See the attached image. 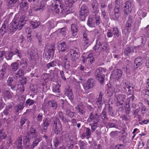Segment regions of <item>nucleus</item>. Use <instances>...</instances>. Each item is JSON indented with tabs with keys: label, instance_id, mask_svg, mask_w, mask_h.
Wrapping results in <instances>:
<instances>
[{
	"label": "nucleus",
	"instance_id": "obj_1",
	"mask_svg": "<svg viewBox=\"0 0 149 149\" xmlns=\"http://www.w3.org/2000/svg\"><path fill=\"white\" fill-rule=\"evenodd\" d=\"M79 52L78 48L74 47L70 49L68 54L65 56L63 60L65 63L64 67L65 69L69 70L70 68V63L67 61L68 59H70L72 61H76L79 57Z\"/></svg>",
	"mask_w": 149,
	"mask_h": 149
},
{
	"label": "nucleus",
	"instance_id": "obj_2",
	"mask_svg": "<svg viewBox=\"0 0 149 149\" xmlns=\"http://www.w3.org/2000/svg\"><path fill=\"white\" fill-rule=\"evenodd\" d=\"M26 16L25 15L21 16L20 19L18 18L16 16L14 17L11 22V26L9 31V33L14 32L17 29H21L26 24Z\"/></svg>",
	"mask_w": 149,
	"mask_h": 149
},
{
	"label": "nucleus",
	"instance_id": "obj_3",
	"mask_svg": "<svg viewBox=\"0 0 149 149\" xmlns=\"http://www.w3.org/2000/svg\"><path fill=\"white\" fill-rule=\"evenodd\" d=\"M89 14V11L87 7L84 5H82L80 10L79 17L81 21L85 20L86 17Z\"/></svg>",
	"mask_w": 149,
	"mask_h": 149
},
{
	"label": "nucleus",
	"instance_id": "obj_4",
	"mask_svg": "<svg viewBox=\"0 0 149 149\" xmlns=\"http://www.w3.org/2000/svg\"><path fill=\"white\" fill-rule=\"evenodd\" d=\"M53 129L55 133L56 134L61 132L62 130V126L59 120L58 119H56L54 120Z\"/></svg>",
	"mask_w": 149,
	"mask_h": 149
},
{
	"label": "nucleus",
	"instance_id": "obj_5",
	"mask_svg": "<svg viewBox=\"0 0 149 149\" xmlns=\"http://www.w3.org/2000/svg\"><path fill=\"white\" fill-rule=\"evenodd\" d=\"M77 0H65V11L67 13L72 12V6L73 2H76Z\"/></svg>",
	"mask_w": 149,
	"mask_h": 149
},
{
	"label": "nucleus",
	"instance_id": "obj_6",
	"mask_svg": "<svg viewBox=\"0 0 149 149\" xmlns=\"http://www.w3.org/2000/svg\"><path fill=\"white\" fill-rule=\"evenodd\" d=\"M95 84V81L93 79H88L86 84L83 85L84 89L87 90L93 88Z\"/></svg>",
	"mask_w": 149,
	"mask_h": 149
},
{
	"label": "nucleus",
	"instance_id": "obj_7",
	"mask_svg": "<svg viewBox=\"0 0 149 149\" xmlns=\"http://www.w3.org/2000/svg\"><path fill=\"white\" fill-rule=\"evenodd\" d=\"M98 116L97 114L93 113L91 112L90 114L87 121L89 122H93V123L98 122Z\"/></svg>",
	"mask_w": 149,
	"mask_h": 149
},
{
	"label": "nucleus",
	"instance_id": "obj_8",
	"mask_svg": "<svg viewBox=\"0 0 149 149\" xmlns=\"http://www.w3.org/2000/svg\"><path fill=\"white\" fill-rule=\"evenodd\" d=\"M132 8L131 2L130 1H127L125 5L123 8L124 13L125 14L128 15L132 11Z\"/></svg>",
	"mask_w": 149,
	"mask_h": 149
},
{
	"label": "nucleus",
	"instance_id": "obj_9",
	"mask_svg": "<svg viewBox=\"0 0 149 149\" xmlns=\"http://www.w3.org/2000/svg\"><path fill=\"white\" fill-rule=\"evenodd\" d=\"M122 73L121 70L115 68L111 74V76L112 77H113L114 78L119 79L122 76Z\"/></svg>",
	"mask_w": 149,
	"mask_h": 149
},
{
	"label": "nucleus",
	"instance_id": "obj_10",
	"mask_svg": "<svg viewBox=\"0 0 149 149\" xmlns=\"http://www.w3.org/2000/svg\"><path fill=\"white\" fill-rule=\"evenodd\" d=\"M115 97L117 102L120 105H123L126 96L122 94H119L116 95Z\"/></svg>",
	"mask_w": 149,
	"mask_h": 149
},
{
	"label": "nucleus",
	"instance_id": "obj_11",
	"mask_svg": "<svg viewBox=\"0 0 149 149\" xmlns=\"http://www.w3.org/2000/svg\"><path fill=\"white\" fill-rule=\"evenodd\" d=\"M103 69H98V71H99L98 73L96 76V79L99 80L101 83H102L104 81V78L105 75L103 74L102 71Z\"/></svg>",
	"mask_w": 149,
	"mask_h": 149
},
{
	"label": "nucleus",
	"instance_id": "obj_12",
	"mask_svg": "<svg viewBox=\"0 0 149 149\" xmlns=\"http://www.w3.org/2000/svg\"><path fill=\"white\" fill-rule=\"evenodd\" d=\"M103 69H98V71H99L98 73L96 76V79L99 80L101 83H102L104 81V78L105 75L103 74L102 71Z\"/></svg>",
	"mask_w": 149,
	"mask_h": 149
},
{
	"label": "nucleus",
	"instance_id": "obj_13",
	"mask_svg": "<svg viewBox=\"0 0 149 149\" xmlns=\"http://www.w3.org/2000/svg\"><path fill=\"white\" fill-rule=\"evenodd\" d=\"M103 69H98V71H99L98 73L96 76V79L99 80L101 83H102L104 81V78L105 75L103 74L102 71Z\"/></svg>",
	"mask_w": 149,
	"mask_h": 149
},
{
	"label": "nucleus",
	"instance_id": "obj_14",
	"mask_svg": "<svg viewBox=\"0 0 149 149\" xmlns=\"http://www.w3.org/2000/svg\"><path fill=\"white\" fill-rule=\"evenodd\" d=\"M20 7L22 10L26 11L29 8V3L26 0H22L20 4Z\"/></svg>",
	"mask_w": 149,
	"mask_h": 149
},
{
	"label": "nucleus",
	"instance_id": "obj_15",
	"mask_svg": "<svg viewBox=\"0 0 149 149\" xmlns=\"http://www.w3.org/2000/svg\"><path fill=\"white\" fill-rule=\"evenodd\" d=\"M65 95L67 96L70 100H72L74 97V95L70 88L68 87L65 89Z\"/></svg>",
	"mask_w": 149,
	"mask_h": 149
},
{
	"label": "nucleus",
	"instance_id": "obj_16",
	"mask_svg": "<svg viewBox=\"0 0 149 149\" xmlns=\"http://www.w3.org/2000/svg\"><path fill=\"white\" fill-rule=\"evenodd\" d=\"M54 7V8L56 12H58L59 11V8L61 9H62L63 8V5L61 3V2L59 0H56Z\"/></svg>",
	"mask_w": 149,
	"mask_h": 149
},
{
	"label": "nucleus",
	"instance_id": "obj_17",
	"mask_svg": "<svg viewBox=\"0 0 149 149\" xmlns=\"http://www.w3.org/2000/svg\"><path fill=\"white\" fill-rule=\"evenodd\" d=\"M88 31H84V33H83V45L84 46L88 45L90 42V40L87 36V33Z\"/></svg>",
	"mask_w": 149,
	"mask_h": 149
},
{
	"label": "nucleus",
	"instance_id": "obj_18",
	"mask_svg": "<svg viewBox=\"0 0 149 149\" xmlns=\"http://www.w3.org/2000/svg\"><path fill=\"white\" fill-rule=\"evenodd\" d=\"M142 64V60L140 57L136 58L135 60L134 66L135 69L137 68Z\"/></svg>",
	"mask_w": 149,
	"mask_h": 149
},
{
	"label": "nucleus",
	"instance_id": "obj_19",
	"mask_svg": "<svg viewBox=\"0 0 149 149\" xmlns=\"http://www.w3.org/2000/svg\"><path fill=\"white\" fill-rule=\"evenodd\" d=\"M2 93L5 99L11 98L13 95V93H10L8 90L5 91Z\"/></svg>",
	"mask_w": 149,
	"mask_h": 149
},
{
	"label": "nucleus",
	"instance_id": "obj_20",
	"mask_svg": "<svg viewBox=\"0 0 149 149\" xmlns=\"http://www.w3.org/2000/svg\"><path fill=\"white\" fill-rule=\"evenodd\" d=\"M55 49L54 47H51L48 49L46 55V56H47V58L49 59L51 57L53 56Z\"/></svg>",
	"mask_w": 149,
	"mask_h": 149
},
{
	"label": "nucleus",
	"instance_id": "obj_21",
	"mask_svg": "<svg viewBox=\"0 0 149 149\" xmlns=\"http://www.w3.org/2000/svg\"><path fill=\"white\" fill-rule=\"evenodd\" d=\"M55 49L54 47H51L48 49L46 55V56H47V58L49 59L51 57L53 56Z\"/></svg>",
	"mask_w": 149,
	"mask_h": 149
},
{
	"label": "nucleus",
	"instance_id": "obj_22",
	"mask_svg": "<svg viewBox=\"0 0 149 149\" xmlns=\"http://www.w3.org/2000/svg\"><path fill=\"white\" fill-rule=\"evenodd\" d=\"M67 28L65 27L61 29H59L58 30V35L61 37H65L66 35V31Z\"/></svg>",
	"mask_w": 149,
	"mask_h": 149
},
{
	"label": "nucleus",
	"instance_id": "obj_23",
	"mask_svg": "<svg viewBox=\"0 0 149 149\" xmlns=\"http://www.w3.org/2000/svg\"><path fill=\"white\" fill-rule=\"evenodd\" d=\"M28 136L30 139L33 138H36L37 136V134L35 130L33 128H32L28 134Z\"/></svg>",
	"mask_w": 149,
	"mask_h": 149
},
{
	"label": "nucleus",
	"instance_id": "obj_24",
	"mask_svg": "<svg viewBox=\"0 0 149 149\" xmlns=\"http://www.w3.org/2000/svg\"><path fill=\"white\" fill-rule=\"evenodd\" d=\"M103 93L102 92H100L98 98L96 102V104L99 107H101L103 104L102 102V97Z\"/></svg>",
	"mask_w": 149,
	"mask_h": 149
},
{
	"label": "nucleus",
	"instance_id": "obj_25",
	"mask_svg": "<svg viewBox=\"0 0 149 149\" xmlns=\"http://www.w3.org/2000/svg\"><path fill=\"white\" fill-rule=\"evenodd\" d=\"M101 42L100 40L98 39L97 41L96 45L93 47V49L96 52H100L101 51L100 49L101 46Z\"/></svg>",
	"mask_w": 149,
	"mask_h": 149
},
{
	"label": "nucleus",
	"instance_id": "obj_26",
	"mask_svg": "<svg viewBox=\"0 0 149 149\" xmlns=\"http://www.w3.org/2000/svg\"><path fill=\"white\" fill-rule=\"evenodd\" d=\"M71 30L73 36H76L77 33V27L75 24H72L71 26Z\"/></svg>",
	"mask_w": 149,
	"mask_h": 149
},
{
	"label": "nucleus",
	"instance_id": "obj_27",
	"mask_svg": "<svg viewBox=\"0 0 149 149\" xmlns=\"http://www.w3.org/2000/svg\"><path fill=\"white\" fill-rule=\"evenodd\" d=\"M28 61L27 59H22L20 61V65L23 69H26L27 67V62Z\"/></svg>",
	"mask_w": 149,
	"mask_h": 149
},
{
	"label": "nucleus",
	"instance_id": "obj_28",
	"mask_svg": "<svg viewBox=\"0 0 149 149\" xmlns=\"http://www.w3.org/2000/svg\"><path fill=\"white\" fill-rule=\"evenodd\" d=\"M139 39L141 40L142 42L141 45H139L138 46L134 47V48L135 49H139L140 47H142L143 45V44L145 43V42L146 40V37L144 35H143L139 37Z\"/></svg>",
	"mask_w": 149,
	"mask_h": 149
},
{
	"label": "nucleus",
	"instance_id": "obj_29",
	"mask_svg": "<svg viewBox=\"0 0 149 149\" xmlns=\"http://www.w3.org/2000/svg\"><path fill=\"white\" fill-rule=\"evenodd\" d=\"M51 121L49 119L47 118L45 119L42 124V127L45 130L47 129Z\"/></svg>",
	"mask_w": 149,
	"mask_h": 149
},
{
	"label": "nucleus",
	"instance_id": "obj_30",
	"mask_svg": "<svg viewBox=\"0 0 149 149\" xmlns=\"http://www.w3.org/2000/svg\"><path fill=\"white\" fill-rule=\"evenodd\" d=\"M31 58L33 60H36L38 58V56L36 52L33 50L32 49L29 53Z\"/></svg>",
	"mask_w": 149,
	"mask_h": 149
},
{
	"label": "nucleus",
	"instance_id": "obj_31",
	"mask_svg": "<svg viewBox=\"0 0 149 149\" xmlns=\"http://www.w3.org/2000/svg\"><path fill=\"white\" fill-rule=\"evenodd\" d=\"M94 58L92 56V54L89 53L88 54V56L86 58H85L83 60V62H85V61H89L90 63H91L93 61Z\"/></svg>",
	"mask_w": 149,
	"mask_h": 149
},
{
	"label": "nucleus",
	"instance_id": "obj_32",
	"mask_svg": "<svg viewBox=\"0 0 149 149\" xmlns=\"http://www.w3.org/2000/svg\"><path fill=\"white\" fill-rule=\"evenodd\" d=\"M19 63H20V61L17 60L16 62L11 64V66L14 71H16L19 68Z\"/></svg>",
	"mask_w": 149,
	"mask_h": 149
},
{
	"label": "nucleus",
	"instance_id": "obj_33",
	"mask_svg": "<svg viewBox=\"0 0 149 149\" xmlns=\"http://www.w3.org/2000/svg\"><path fill=\"white\" fill-rule=\"evenodd\" d=\"M59 47L61 48L60 51H61L63 52H65L68 48L65 42H63L60 43Z\"/></svg>",
	"mask_w": 149,
	"mask_h": 149
},
{
	"label": "nucleus",
	"instance_id": "obj_34",
	"mask_svg": "<svg viewBox=\"0 0 149 149\" xmlns=\"http://www.w3.org/2000/svg\"><path fill=\"white\" fill-rule=\"evenodd\" d=\"M134 52L133 47L132 48L126 47L124 50V53L126 55H128V54Z\"/></svg>",
	"mask_w": 149,
	"mask_h": 149
},
{
	"label": "nucleus",
	"instance_id": "obj_35",
	"mask_svg": "<svg viewBox=\"0 0 149 149\" xmlns=\"http://www.w3.org/2000/svg\"><path fill=\"white\" fill-rule=\"evenodd\" d=\"M6 25L3 24L0 30V35L2 36H3L4 34V33L7 32H8V34H9V30L7 31L6 30Z\"/></svg>",
	"mask_w": 149,
	"mask_h": 149
},
{
	"label": "nucleus",
	"instance_id": "obj_36",
	"mask_svg": "<svg viewBox=\"0 0 149 149\" xmlns=\"http://www.w3.org/2000/svg\"><path fill=\"white\" fill-rule=\"evenodd\" d=\"M30 138H29L28 136H25L23 140L24 143H25V145L26 146V147L27 148L30 145Z\"/></svg>",
	"mask_w": 149,
	"mask_h": 149
},
{
	"label": "nucleus",
	"instance_id": "obj_37",
	"mask_svg": "<svg viewBox=\"0 0 149 149\" xmlns=\"http://www.w3.org/2000/svg\"><path fill=\"white\" fill-rule=\"evenodd\" d=\"M31 25L33 29H36L40 25V23L39 21H32L31 22Z\"/></svg>",
	"mask_w": 149,
	"mask_h": 149
},
{
	"label": "nucleus",
	"instance_id": "obj_38",
	"mask_svg": "<svg viewBox=\"0 0 149 149\" xmlns=\"http://www.w3.org/2000/svg\"><path fill=\"white\" fill-rule=\"evenodd\" d=\"M45 4V2L43 1H42L40 4L39 6L37 8L35 9L34 10L36 11H37L38 10H42L44 8Z\"/></svg>",
	"mask_w": 149,
	"mask_h": 149
},
{
	"label": "nucleus",
	"instance_id": "obj_39",
	"mask_svg": "<svg viewBox=\"0 0 149 149\" xmlns=\"http://www.w3.org/2000/svg\"><path fill=\"white\" fill-rule=\"evenodd\" d=\"M60 141V139L57 137H55L53 141L54 145L56 148L59 145Z\"/></svg>",
	"mask_w": 149,
	"mask_h": 149
},
{
	"label": "nucleus",
	"instance_id": "obj_40",
	"mask_svg": "<svg viewBox=\"0 0 149 149\" xmlns=\"http://www.w3.org/2000/svg\"><path fill=\"white\" fill-rule=\"evenodd\" d=\"M98 122H96V123H93V124L91 125V129L92 132H94L97 127H98Z\"/></svg>",
	"mask_w": 149,
	"mask_h": 149
},
{
	"label": "nucleus",
	"instance_id": "obj_41",
	"mask_svg": "<svg viewBox=\"0 0 149 149\" xmlns=\"http://www.w3.org/2000/svg\"><path fill=\"white\" fill-rule=\"evenodd\" d=\"M91 134V132L90 129L88 128H86V133H83L82 134V136H89Z\"/></svg>",
	"mask_w": 149,
	"mask_h": 149
},
{
	"label": "nucleus",
	"instance_id": "obj_42",
	"mask_svg": "<svg viewBox=\"0 0 149 149\" xmlns=\"http://www.w3.org/2000/svg\"><path fill=\"white\" fill-rule=\"evenodd\" d=\"M49 104L50 107H53L54 109L57 108L56 102L54 100L49 101Z\"/></svg>",
	"mask_w": 149,
	"mask_h": 149
},
{
	"label": "nucleus",
	"instance_id": "obj_43",
	"mask_svg": "<svg viewBox=\"0 0 149 149\" xmlns=\"http://www.w3.org/2000/svg\"><path fill=\"white\" fill-rule=\"evenodd\" d=\"M120 14L114 13L113 15H110V17L113 20H117L118 19L120 15Z\"/></svg>",
	"mask_w": 149,
	"mask_h": 149
},
{
	"label": "nucleus",
	"instance_id": "obj_44",
	"mask_svg": "<svg viewBox=\"0 0 149 149\" xmlns=\"http://www.w3.org/2000/svg\"><path fill=\"white\" fill-rule=\"evenodd\" d=\"M115 89L113 88L109 87L107 90V93L109 96H111L114 91Z\"/></svg>",
	"mask_w": 149,
	"mask_h": 149
},
{
	"label": "nucleus",
	"instance_id": "obj_45",
	"mask_svg": "<svg viewBox=\"0 0 149 149\" xmlns=\"http://www.w3.org/2000/svg\"><path fill=\"white\" fill-rule=\"evenodd\" d=\"M56 65V62L52 61L46 64V67L47 69H49L52 67H54Z\"/></svg>",
	"mask_w": 149,
	"mask_h": 149
},
{
	"label": "nucleus",
	"instance_id": "obj_46",
	"mask_svg": "<svg viewBox=\"0 0 149 149\" xmlns=\"http://www.w3.org/2000/svg\"><path fill=\"white\" fill-rule=\"evenodd\" d=\"M108 45L106 43H102L101 42V46L100 49L101 51H104L107 49Z\"/></svg>",
	"mask_w": 149,
	"mask_h": 149
},
{
	"label": "nucleus",
	"instance_id": "obj_47",
	"mask_svg": "<svg viewBox=\"0 0 149 149\" xmlns=\"http://www.w3.org/2000/svg\"><path fill=\"white\" fill-rule=\"evenodd\" d=\"M137 13L139 16H142L143 17H145L146 15V13L143 11L142 10H139L137 12Z\"/></svg>",
	"mask_w": 149,
	"mask_h": 149
},
{
	"label": "nucleus",
	"instance_id": "obj_48",
	"mask_svg": "<svg viewBox=\"0 0 149 149\" xmlns=\"http://www.w3.org/2000/svg\"><path fill=\"white\" fill-rule=\"evenodd\" d=\"M6 136V134L3 132V130H1L0 132V141L4 139Z\"/></svg>",
	"mask_w": 149,
	"mask_h": 149
},
{
	"label": "nucleus",
	"instance_id": "obj_49",
	"mask_svg": "<svg viewBox=\"0 0 149 149\" xmlns=\"http://www.w3.org/2000/svg\"><path fill=\"white\" fill-rule=\"evenodd\" d=\"M112 32L113 33L114 36L115 37H118L119 36L118 29L116 28L113 29Z\"/></svg>",
	"mask_w": 149,
	"mask_h": 149
},
{
	"label": "nucleus",
	"instance_id": "obj_50",
	"mask_svg": "<svg viewBox=\"0 0 149 149\" xmlns=\"http://www.w3.org/2000/svg\"><path fill=\"white\" fill-rule=\"evenodd\" d=\"M76 108L78 110V112L82 114H84L85 113V110L84 109L81 108L79 106H77V107H76Z\"/></svg>",
	"mask_w": 149,
	"mask_h": 149
},
{
	"label": "nucleus",
	"instance_id": "obj_51",
	"mask_svg": "<svg viewBox=\"0 0 149 149\" xmlns=\"http://www.w3.org/2000/svg\"><path fill=\"white\" fill-rule=\"evenodd\" d=\"M60 86L58 84H57L52 89L53 92L55 93H59V88Z\"/></svg>",
	"mask_w": 149,
	"mask_h": 149
},
{
	"label": "nucleus",
	"instance_id": "obj_52",
	"mask_svg": "<svg viewBox=\"0 0 149 149\" xmlns=\"http://www.w3.org/2000/svg\"><path fill=\"white\" fill-rule=\"evenodd\" d=\"M17 111L18 112L19 110L23 109L24 107V103L22 102H21L17 106Z\"/></svg>",
	"mask_w": 149,
	"mask_h": 149
},
{
	"label": "nucleus",
	"instance_id": "obj_53",
	"mask_svg": "<svg viewBox=\"0 0 149 149\" xmlns=\"http://www.w3.org/2000/svg\"><path fill=\"white\" fill-rule=\"evenodd\" d=\"M22 136H20L19 137H18L17 139L16 143L18 144V146H22Z\"/></svg>",
	"mask_w": 149,
	"mask_h": 149
},
{
	"label": "nucleus",
	"instance_id": "obj_54",
	"mask_svg": "<svg viewBox=\"0 0 149 149\" xmlns=\"http://www.w3.org/2000/svg\"><path fill=\"white\" fill-rule=\"evenodd\" d=\"M92 19L89 18L87 22V24L89 26L92 27L94 26V24L92 22Z\"/></svg>",
	"mask_w": 149,
	"mask_h": 149
},
{
	"label": "nucleus",
	"instance_id": "obj_55",
	"mask_svg": "<svg viewBox=\"0 0 149 149\" xmlns=\"http://www.w3.org/2000/svg\"><path fill=\"white\" fill-rule=\"evenodd\" d=\"M30 89L31 91L35 93H37L38 91L37 87L36 85L32 86H31Z\"/></svg>",
	"mask_w": 149,
	"mask_h": 149
},
{
	"label": "nucleus",
	"instance_id": "obj_56",
	"mask_svg": "<svg viewBox=\"0 0 149 149\" xmlns=\"http://www.w3.org/2000/svg\"><path fill=\"white\" fill-rule=\"evenodd\" d=\"M125 146L123 144H118L116 146L114 149H125Z\"/></svg>",
	"mask_w": 149,
	"mask_h": 149
},
{
	"label": "nucleus",
	"instance_id": "obj_57",
	"mask_svg": "<svg viewBox=\"0 0 149 149\" xmlns=\"http://www.w3.org/2000/svg\"><path fill=\"white\" fill-rule=\"evenodd\" d=\"M108 106L109 107V113L111 116H114V114L113 113V110L112 109V108L111 107H110V104H108Z\"/></svg>",
	"mask_w": 149,
	"mask_h": 149
},
{
	"label": "nucleus",
	"instance_id": "obj_58",
	"mask_svg": "<svg viewBox=\"0 0 149 149\" xmlns=\"http://www.w3.org/2000/svg\"><path fill=\"white\" fill-rule=\"evenodd\" d=\"M11 107L10 105L7 106H6L5 110L3 111V112L4 114L6 115H8V113L9 111V109Z\"/></svg>",
	"mask_w": 149,
	"mask_h": 149
},
{
	"label": "nucleus",
	"instance_id": "obj_59",
	"mask_svg": "<svg viewBox=\"0 0 149 149\" xmlns=\"http://www.w3.org/2000/svg\"><path fill=\"white\" fill-rule=\"evenodd\" d=\"M58 115L60 118L63 121H65L66 119L64 117L62 112L61 111L59 112Z\"/></svg>",
	"mask_w": 149,
	"mask_h": 149
},
{
	"label": "nucleus",
	"instance_id": "obj_60",
	"mask_svg": "<svg viewBox=\"0 0 149 149\" xmlns=\"http://www.w3.org/2000/svg\"><path fill=\"white\" fill-rule=\"evenodd\" d=\"M67 114L71 118H72L74 115V112H71L70 110H67L66 111Z\"/></svg>",
	"mask_w": 149,
	"mask_h": 149
},
{
	"label": "nucleus",
	"instance_id": "obj_61",
	"mask_svg": "<svg viewBox=\"0 0 149 149\" xmlns=\"http://www.w3.org/2000/svg\"><path fill=\"white\" fill-rule=\"evenodd\" d=\"M40 140L39 139H37L33 142L32 144V146L34 148L35 146H37L39 142L40 141Z\"/></svg>",
	"mask_w": 149,
	"mask_h": 149
},
{
	"label": "nucleus",
	"instance_id": "obj_62",
	"mask_svg": "<svg viewBox=\"0 0 149 149\" xmlns=\"http://www.w3.org/2000/svg\"><path fill=\"white\" fill-rule=\"evenodd\" d=\"M26 103L27 104L31 105L33 104L34 103V101L32 100L29 99L26 100Z\"/></svg>",
	"mask_w": 149,
	"mask_h": 149
},
{
	"label": "nucleus",
	"instance_id": "obj_63",
	"mask_svg": "<svg viewBox=\"0 0 149 149\" xmlns=\"http://www.w3.org/2000/svg\"><path fill=\"white\" fill-rule=\"evenodd\" d=\"M15 54H17L18 56L20 58L22 57V55L21 51L18 49L16 50L15 52Z\"/></svg>",
	"mask_w": 149,
	"mask_h": 149
},
{
	"label": "nucleus",
	"instance_id": "obj_64",
	"mask_svg": "<svg viewBox=\"0 0 149 149\" xmlns=\"http://www.w3.org/2000/svg\"><path fill=\"white\" fill-rule=\"evenodd\" d=\"M24 74V72L22 70H19L16 73L17 77L23 76Z\"/></svg>",
	"mask_w": 149,
	"mask_h": 149
}]
</instances>
